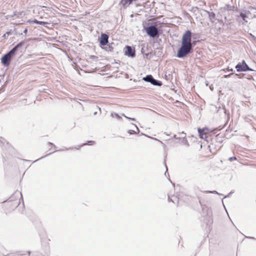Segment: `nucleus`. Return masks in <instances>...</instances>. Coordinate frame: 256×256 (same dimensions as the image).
I'll list each match as a JSON object with an SVG mask.
<instances>
[{
	"mask_svg": "<svg viewBox=\"0 0 256 256\" xmlns=\"http://www.w3.org/2000/svg\"><path fill=\"white\" fill-rule=\"evenodd\" d=\"M186 133L184 132H178V134L174 135V137L176 140H184L186 138Z\"/></svg>",
	"mask_w": 256,
	"mask_h": 256,
	"instance_id": "9",
	"label": "nucleus"
},
{
	"mask_svg": "<svg viewBox=\"0 0 256 256\" xmlns=\"http://www.w3.org/2000/svg\"><path fill=\"white\" fill-rule=\"evenodd\" d=\"M240 16L244 20H245L246 18H247V16L246 15V14H244V13L242 12V13H240Z\"/></svg>",
	"mask_w": 256,
	"mask_h": 256,
	"instance_id": "13",
	"label": "nucleus"
},
{
	"mask_svg": "<svg viewBox=\"0 0 256 256\" xmlns=\"http://www.w3.org/2000/svg\"><path fill=\"white\" fill-rule=\"evenodd\" d=\"M198 132L200 138L202 139H206L207 134L210 132V130L208 128H198Z\"/></svg>",
	"mask_w": 256,
	"mask_h": 256,
	"instance_id": "5",
	"label": "nucleus"
},
{
	"mask_svg": "<svg viewBox=\"0 0 256 256\" xmlns=\"http://www.w3.org/2000/svg\"><path fill=\"white\" fill-rule=\"evenodd\" d=\"M229 160L230 162L236 160V158L235 156L230 157L229 158Z\"/></svg>",
	"mask_w": 256,
	"mask_h": 256,
	"instance_id": "15",
	"label": "nucleus"
},
{
	"mask_svg": "<svg viewBox=\"0 0 256 256\" xmlns=\"http://www.w3.org/2000/svg\"><path fill=\"white\" fill-rule=\"evenodd\" d=\"M18 205V202H14V207H16Z\"/></svg>",
	"mask_w": 256,
	"mask_h": 256,
	"instance_id": "18",
	"label": "nucleus"
},
{
	"mask_svg": "<svg viewBox=\"0 0 256 256\" xmlns=\"http://www.w3.org/2000/svg\"><path fill=\"white\" fill-rule=\"evenodd\" d=\"M126 50H125V54L126 55L134 56L135 54L134 52H132V48L130 46H126Z\"/></svg>",
	"mask_w": 256,
	"mask_h": 256,
	"instance_id": "10",
	"label": "nucleus"
},
{
	"mask_svg": "<svg viewBox=\"0 0 256 256\" xmlns=\"http://www.w3.org/2000/svg\"><path fill=\"white\" fill-rule=\"evenodd\" d=\"M94 144H95V142L94 141H93V140H90V141H88L87 143L83 144L81 146H78L77 147H75V148H76L77 150H79L82 146H84V145H86V144H88V145H93Z\"/></svg>",
	"mask_w": 256,
	"mask_h": 256,
	"instance_id": "12",
	"label": "nucleus"
},
{
	"mask_svg": "<svg viewBox=\"0 0 256 256\" xmlns=\"http://www.w3.org/2000/svg\"><path fill=\"white\" fill-rule=\"evenodd\" d=\"M143 80L148 82H150L155 86H160L161 84L155 80L152 75H148L143 78Z\"/></svg>",
	"mask_w": 256,
	"mask_h": 256,
	"instance_id": "7",
	"label": "nucleus"
},
{
	"mask_svg": "<svg viewBox=\"0 0 256 256\" xmlns=\"http://www.w3.org/2000/svg\"><path fill=\"white\" fill-rule=\"evenodd\" d=\"M111 116L112 117H114V116H116L118 118H120V117L118 116V114H116V113H112L111 114Z\"/></svg>",
	"mask_w": 256,
	"mask_h": 256,
	"instance_id": "14",
	"label": "nucleus"
},
{
	"mask_svg": "<svg viewBox=\"0 0 256 256\" xmlns=\"http://www.w3.org/2000/svg\"><path fill=\"white\" fill-rule=\"evenodd\" d=\"M192 48V46H191L182 44V46L178 52L177 56L178 58L184 57L190 52Z\"/></svg>",
	"mask_w": 256,
	"mask_h": 256,
	"instance_id": "2",
	"label": "nucleus"
},
{
	"mask_svg": "<svg viewBox=\"0 0 256 256\" xmlns=\"http://www.w3.org/2000/svg\"><path fill=\"white\" fill-rule=\"evenodd\" d=\"M236 68L238 72L246 71L249 70L248 66L244 60L242 62L238 63Z\"/></svg>",
	"mask_w": 256,
	"mask_h": 256,
	"instance_id": "6",
	"label": "nucleus"
},
{
	"mask_svg": "<svg viewBox=\"0 0 256 256\" xmlns=\"http://www.w3.org/2000/svg\"><path fill=\"white\" fill-rule=\"evenodd\" d=\"M20 46L21 44H18L12 50H10L8 54H6L2 58V63L4 66H8L10 65L12 58L15 54V53L17 50L18 48Z\"/></svg>",
	"mask_w": 256,
	"mask_h": 256,
	"instance_id": "1",
	"label": "nucleus"
},
{
	"mask_svg": "<svg viewBox=\"0 0 256 256\" xmlns=\"http://www.w3.org/2000/svg\"><path fill=\"white\" fill-rule=\"evenodd\" d=\"M24 32L26 34L27 32V29H26L24 31Z\"/></svg>",
	"mask_w": 256,
	"mask_h": 256,
	"instance_id": "19",
	"label": "nucleus"
},
{
	"mask_svg": "<svg viewBox=\"0 0 256 256\" xmlns=\"http://www.w3.org/2000/svg\"><path fill=\"white\" fill-rule=\"evenodd\" d=\"M134 132V130H130L128 131V133H129V134H132Z\"/></svg>",
	"mask_w": 256,
	"mask_h": 256,
	"instance_id": "17",
	"label": "nucleus"
},
{
	"mask_svg": "<svg viewBox=\"0 0 256 256\" xmlns=\"http://www.w3.org/2000/svg\"><path fill=\"white\" fill-rule=\"evenodd\" d=\"M146 31L150 36L154 38L158 34V28L155 26H150L146 28Z\"/></svg>",
	"mask_w": 256,
	"mask_h": 256,
	"instance_id": "4",
	"label": "nucleus"
},
{
	"mask_svg": "<svg viewBox=\"0 0 256 256\" xmlns=\"http://www.w3.org/2000/svg\"><path fill=\"white\" fill-rule=\"evenodd\" d=\"M28 22H34V23H35V24H41V25H44L46 24H48V22H42V21H39V20H28Z\"/></svg>",
	"mask_w": 256,
	"mask_h": 256,
	"instance_id": "11",
	"label": "nucleus"
},
{
	"mask_svg": "<svg viewBox=\"0 0 256 256\" xmlns=\"http://www.w3.org/2000/svg\"><path fill=\"white\" fill-rule=\"evenodd\" d=\"M108 36L104 34H102L99 38L100 42L102 46H106L108 43Z\"/></svg>",
	"mask_w": 256,
	"mask_h": 256,
	"instance_id": "8",
	"label": "nucleus"
},
{
	"mask_svg": "<svg viewBox=\"0 0 256 256\" xmlns=\"http://www.w3.org/2000/svg\"><path fill=\"white\" fill-rule=\"evenodd\" d=\"M122 116H124V117H125V118H129V119H130V120H135V119H134V118H128V116H126L124 114H122Z\"/></svg>",
	"mask_w": 256,
	"mask_h": 256,
	"instance_id": "16",
	"label": "nucleus"
},
{
	"mask_svg": "<svg viewBox=\"0 0 256 256\" xmlns=\"http://www.w3.org/2000/svg\"><path fill=\"white\" fill-rule=\"evenodd\" d=\"M191 39L192 33L190 30H187L182 36V44L192 46Z\"/></svg>",
	"mask_w": 256,
	"mask_h": 256,
	"instance_id": "3",
	"label": "nucleus"
}]
</instances>
